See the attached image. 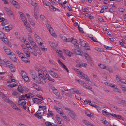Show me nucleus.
Instances as JSON below:
<instances>
[{"mask_svg": "<svg viewBox=\"0 0 126 126\" xmlns=\"http://www.w3.org/2000/svg\"><path fill=\"white\" fill-rule=\"evenodd\" d=\"M45 112L44 110L40 111L38 110L34 114L35 117L40 119L42 118V116L43 115Z\"/></svg>", "mask_w": 126, "mask_h": 126, "instance_id": "obj_1", "label": "nucleus"}, {"mask_svg": "<svg viewBox=\"0 0 126 126\" xmlns=\"http://www.w3.org/2000/svg\"><path fill=\"white\" fill-rule=\"evenodd\" d=\"M103 114L104 116L109 117L110 115L112 116L113 117H115L116 114H111L107 111L106 109H104L102 111Z\"/></svg>", "mask_w": 126, "mask_h": 126, "instance_id": "obj_2", "label": "nucleus"}, {"mask_svg": "<svg viewBox=\"0 0 126 126\" xmlns=\"http://www.w3.org/2000/svg\"><path fill=\"white\" fill-rule=\"evenodd\" d=\"M44 74L45 75L46 79H47L49 81L54 82L55 81L54 79L51 78L49 76V74L47 73V71H45L44 72Z\"/></svg>", "mask_w": 126, "mask_h": 126, "instance_id": "obj_3", "label": "nucleus"}, {"mask_svg": "<svg viewBox=\"0 0 126 126\" xmlns=\"http://www.w3.org/2000/svg\"><path fill=\"white\" fill-rule=\"evenodd\" d=\"M9 58L14 62H16L17 60V58L13 52L11 53L10 55H9Z\"/></svg>", "mask_w": 126, "mask_h": 126, "instance_id": "obj_4", "label": "nucleus"}, {"mask_svg": "<svg viewBox=\"0 0 126 126\" xmlns=\"http://www.w3.org/2000/svg\"><path fill=\"white\" fill-rule=\"evenodd\" d=\"M79 42L80 43L81 45L83 47H86L88 45V44H87V42L82 39H79Z\"/></svg>", "mask_w": 126, "mask_h": 126, "instance_id": "obj_5", "label": "nucleus"}, {"mask_svg": "<svg viewBox=\"0 0 126 126\" xmlns=\"http://www.w3.org/2000/svg\"><path fill=\"white\" fill-rule=\"evenodd\" d=\"M72 51L73 53L76 54L77 55H80V54L81 53V50L79 49H77L73 48L72 49Z\"/></svg>", "mask_w": 126, "mask_h": 126, "instance_id": "obj_6", "label": "nucleus"}, {"mask_svg": "<svg viewBox=\"0 0 126 126\" xmlns=\"http://www.w3.org/2000/svg\"><path fill=\"white\" fill-rule=\"evenodd\" d=\"M3 61L6 65L9 67V66L13 65V64L11 62L8 60L4 59L3 60Z\"/></svg>", "mask_w": 126, "mask_h": 126, "instance_id": "obj_7", "label": "nucleus"}, {"mask_svg": "<svg viewBox=\"0 0 126 126\" xmlns=\"http://www.w3.org/2000/svg\"><path fill=\"white\" fill-rule=\"evenodd\" d=\"M68 115L72 119H73L74 120H75L76 119L75 117H76L77 115L73 111H72Z\"/></svg>", "mask_w": 126, "mask_h": 126, "instance_id": "obj_8", "label": "nucleus"}, {"mask_svg": "<svg viewBox=\"0 0 126 126\" xmlns=\"http://www.w3.org/2000/svg\"><path fill=\"white\" fill-rule=\"evenodd\" d=\"M48 72L49 74L53 77L57 78L58 77V75L56 73H55L54 72L51 70H50Z\"/></svg>", "mask_w": 126, "mask_h": 126, "instance_id": "obj_9", "label": "nucleus"}, {"mask_svg": "<svg viewBox=\"0 0 126 126\" xmlns=\"http://www.w3.org/2000/svg\"><path fill=\"white\" fill-rule=\"evenodd\" d=\"M2 41L5 43L7 44L10 47H11V43L8 41V39L6 36L4 38H3Z\"/></svg>", "mask_w": 126, "mask_h": 126, "instance_id": "obj_10", "label": "nucleus"}, {"mask_svg": "<svg viewBox=\"0 0 126 126\" xmlns=\"http://www.w3.org/2000/svg\"><path fill=\"white\" fill-rule=\"evenodd\" d=\"M10 2L14 5H16V7L18 8L19 7L18 2L14 0H9Z\"/></svg>", "mask_w": 126, "mask_h": 126, "instance_id": "obj_11", "label": "nucleus"}, {"mask_svg": "<svg viewBox=\"0 0 126 126\" xmlns=\"http://www.w3.org/2000/svg\"><path fill=\"white\" fill-rule=\"evenodd\" d=\"M83 55L85 57V58L86 59L89 60L90 61H92V60L91 57L88 54L84 53L83 54Z\"/></svg>", "mask_w": 126, "mask_h": 126, "instance_id": "obj_12", "label": "nucleus"}, {"mask_svg": "<svg viewBox=\"0 0 126 126\" xmlns=\"http://www.w3.org/2000/svg\"><path fill=\"white\" fill-rule=\"evenodd\" d=\"M48 30L50 32V34L52 36H54L55 37H56L55 34V33L54 30L52 27L50 29H49Z\"/></svg>", "mask_w": 126, "mask_h": 126, "instance_id": "obj_13", "label": "nucleus"}, {"mask_svg": "<svg viewBox=\"0 0 126 126\" xmlns=\"http://www.w3.org/2000/svg\"><path fill=\"white\" fill-rule=\"evenodd\" d=\"M54 108L60 114L63 111V110L57 107L56 106H54Z\"/></svg>", "mask_w": 126, "mask_h": 126, "instance_id": "obj_14", "label": "nucleus"}, {"mask_svg": "<svg viewBox=\"0 0 126 126\" xmlns=\"http://www.w3.org/2000/svg\"><path fill=\"white\" fill-rule=\"evenodd\" d=\"M87 65V64L85 63H79V64L77 65L76 66H78L79 67H85Z\"/></svg>", "mask_w": 126, "mask_h": 126, "instance_id": "obj_15", "label": "nucleus"}, {"mask_svg": "<svg viewBox=\"0 0 126 126\" xmlns=\"http://www.w3.org/2000/svg\"><path fill=\"white\" fill-rule=\"evenodd\" d=\"M33 101L34 103L38 104L42 103V102L39 99L36 98L33 99Z\"/></svg>", "mask_w": 126, "mask_h": 126, "instance_id": "obj_16", "label": "nucleus"}, {"mask_svg": "<svg viewBox=\"0 0 126 126\" xmlns=\"http://www.w3.org/2000/svg\"><path fill=\"white\" fill-rule=\"evenodd\" d=\"M82 86L84 87L86 89L89 90H91V89L92 87L90 86L89 84L87 83H85Z\"/></svg>", "mask_w": 126, "mask_h": 126, "instance_id": "obj_17", "label": "nucleus"}, {"mask_svg": "<svg viewBox=\"0 0 126 126\" xmlns=\"http://www.w3.org/2000/svg\"><path fill=\"white\" fill-rule=\"evenodd\" d=\"M61 115L63 118L66 119L69 121H70V119L67 116L65 115V114L63 112V111L60 114Z\"/></svg>", "mask_w": 126, "mask_h": 126, "instance_id": "obj_18", "label": "nucleus"}, {"mask_svg": "<svg viewBox=\"0 0 126 126\" xmlns=\"http://www.w3.org/2000/svg\"><path fill=\"white\" fill-rule=\"evenodd\" d=\"M18 103V105H20L22 106L25 105L26 104V102L25 100H24L23 101H19V100Z\"/></svg>", "mask_w": 126, "mask_h": 126, "instance_id": "obj_19", "label": "nucleus"}, {"mask_svg": "<svg viewBox=\"0 0 126 126\" xmlns=\"http://www.w3.org/2000/svg\"><path fill=\"white\" fill-rule=\"evenodd\" d=\"M64 52L67 55L71 56L72 54V52H70L69 50H64Z\"/></svg>", "mask_w": 126, "mask_h": 126, "instance_id": "obj_20", "label": "nucleus"}, {"mask_svg": "<svg viewBox=\"0 0 126 126\" xmlns=\"http://www.w3.org/2000/svg\"><path fill=\"white\" fill-rule=\"evenodd\" d=\"M39 46L41 49L43 51H46L47 50V49L45 48L44 46L42 44L40 45V44H39Z\"/></svg>", "mask_w": 126, "mask_h": 126, "instance_id": "obj_21", "label": "nucleus"}, {"mask_svg": "<svg viewBox=\"0 0 126 126\" xmlns=\"http://www.w3.org/2000/svg\"><path fill=\"white\" fill-rule=\"evenodd\" d=\"M82 122L85 125L87 126H89L91 124L90 122L88 121L84 120H82Z\"/></svg>", "mask_w": 126, "mask_h": 126, "instance_id": "obj_22", "label": "nucleus"}, {"mask_svg": "<svg viewBox=\"0 0 126 126\" xmlns=\"http://www.w3.org/2000/svg\"><path fill=\"white\" fill-rule=\"evenodd\" d=\"M69 41H70L74 44H77L78 42L76 39H74L72 38L70 39Z\"/></svg>", "mask_w": 126, "mask_h": 126, "instance_id": "obj_23", "label": "nucleus"}, {"mask_svg": "<svg viewBox=\"0 0 126 126\" xmlns=\"http://www.w3.org/2000/svg\"><path fill=\"white\" fill-rule=\"evenodd\" d=\"M11 106L14 109L16 110H19V109L17 106L14 103H12L11 105Z\"/></svg>", "mask_w": 126, "mask_h": 126, "instance_id": "obj_24", "label": "nucleus"}, {"mask_svg": "<svg viewBox=\"0 0 126 126\" xmlns=\"http://www.w3.org/2000/svg\"><path fill=\"white\" fill-rule=\"evenodd\" d=\"M18 91L20 92L23 93V90L21 85H19L17 88Z\"/></svg>", "mask_w": 126, "mask_h": 126, "instance_id": "obj_25", "label": "nucleus"}, {"mask_svg": "<svg viewBox=\"0 0 126 126\" xmlns=\"http://www.w3.org/2000/svg\"><path fill=\"white\" fill-rule=\"evenodd\" d=\"M13 95L17 97H18L20 95V94H19L18 92L16 91L13 92L12 94Z\"/></svg>", "mask_w": 126, "mask_h": 126, "instance_id": "obj_26", "label": "nucleus"}, {"mask_svg": "<svg viewBox=\"0 0 126 126\" xmlns=\"http://www.w3.org/2000/svg\"><path fill=\"white\" fill-rule=\"evenodd\" d=\"M81 77L83 79H84L86 81H89L90 79L86 75L84 74L83 76H81Z\"/></svg>", "mask_w": 126, "mask_h": 126, "instance_id": "obj_27", "label": "nucleus"}, {"mask_svg": "<svg viewBox=\"0 0 126 126\" xmlns=\"http://www.w3.org/2000/svg\"><path fill=\"white\" fill-rule=\"evenodd\" d=\"M3 98L5 102L8 103L9 102V99L7 96L4 95Z\"/></svg>", "mask_w": 126, "mask_h": 126, "instance_id": "obj_28", "label": "nucleus"}, {"mask_svg": "<svg viewBox=\"0 0 126 126\" xmlns=\"http://www.w3.org/2000/svg\"><path fill=\"white\" fill-rule=\"evenodd\" d=\"M9 26H7L4 27L3 28V29H5L7 31H8L12 29V28Z\"/></svg>", "mask_w": 126, "mask_h": 126, "instance_id": "obj_29", "label": "nucleus"}, {"mask_svg": "<svg viewBox=\"0 0 126 126\" xmlns=\"http://www.w3.org/2000/svg\"><path fill=\"white\" fill-rule=\"evenodd\" d=\"M62 52L60 50L58 52V53L59 54V55L60 57L61 58L63 59L64 60L65 59V58L64 56L61 53Z\"/></svg>", "mask_w": 126, "mask_h": 126, "instance_id": "obj_30", "label": "nucleus"}, {"mask_svg": "<svg viewBox=\"0 0 126 126\" xmlns=\"http://www.w3.org/2000/svg\"><path fill=\"white\" fill-rule=\"evenodd\" d=\"M64 108L66 110V111L68 115H69V114L72 111L70 109L67 107H64Z\"/></svg>", "mask_w": 126, "mask_h": 126, "instance_id": "obj_31", "label": "nucleus"}, {"mask_svg": "<svg viewBox=\"0 0 126 126\" xmlns=\"http://www.w3.org/2000/svg\"><path fill=\"white\" fill-rule=\"evenodd\" d=\"M113 91L114 92H118L120 93H121L120 90L117 88V86H115V87L113 89Z\"/></svg>", "mask_w": 126, "mask_h": 126, "instance_id": "obj_32", "label": "nucleus"}, {"mask_svg": "<svg viewBox=\"0 0 126 126\" xmlns=\"http://www.w3.org/2000/svg\"><path fill=\"white\" fill-rule=\"evenodd\" d=\"M9 68L10 69L11 72H14L15 71V68L13 66V65L9 66Z\"/></svg>", "mask_w": 126, "mask_h": 126, "instance_id": "obj_33", "label": "nucleus"}, {"mask_svg": "<svg viewBox=\"0 0 126 126\" xmlns=\"http://www.w3.org/2000/svg\"><path fill=\"white\" fill-rule=\"evenodd\" d=\"M1 24L2 25L4 26L8 23V22L6 20H5L4 18V19H3L2 21Z\"/></svg>", "mask_w": 126, "mask_h": 126, "instance_id": "obj_34", "label": "nucleus"}, {"mask_svg": "<svg viewBox=\"0 0 126 126\" xmlns=\"http://www.w3.org/2000/svg\"><path fill=\"white\" fill-rule=\"evenodd\" d=\"M38 14V11L37 10H34V17L35 18L37 19H38V17L37 16V15Z\"/></svg>", "mask_w": 126, "mask_h": 126, "instance_id": "obj_35", "label": "nucleus"}, {"mask_svg": "<svg viewBox=\"0 0 126 126\" xmlns=\"http://www.w3.org/2000/svg\"><path fill=\"white\" fill-rule=\"evenodd\" d=\"M120 87L124 93H126V87H123L122 85H121Z\"/></svg>", "mask_w": 126, "mask_h": 126, "instance_id": "obj_36", "label": "nucleus"}, {"mask_svg": "<svg viewBox=\"0 0 126 126\" xmlns=\"http://www.w3.org/2000/svg\"><path fill=\"white\" fill-rule=\"evenodd\" d=\"M25 99V97L23 95H22L19 96V100L22 101V100H24Z\"/></svg>", "mask_w": 126, "mask_h": 126, "instance_id": "obj_37", "label": "nucleus"}, {"mask_svg": "<svg viewBox=\"0 0 126 126\" xmlns=\"http://www.w3.org/2000/svg\"><path fill=\"white\" fill-rule=\"evenodd\" d=\"M5 52L8 55H10L11 53H12V52H11L10 50L8 48H7V49H5Z\"/></svg>", "mask_w": 126, "mask_h": 126, "instance_id": "obj_38", "label": "nucleus"}, {"mask_svg": "<svg viewBox=\"0 0 126 126\" xmlns=\"http://www.w3.org/2000/svg\"><path fill=\"white\" fill-rule=\"evenodd\" d=\"M61 38L64 41H65L66 42H69V41H68V39L67 40L66 37L64 36H62L61 37Z\"/></svg>", "mask_w": 126, "mask_h": 126, "instance_id": "obj_39", "label": "nucleus"}, {"mask_svg": "<svg viewBox=\"0 0 126 126\" xmlns=\"http://www.w3.org/2000/svg\"><path fill=\"white\" fill-rule=\"evenodd\" d=\"M45 126H52V123L50 122L47 121L45 123Z\"/></svg>", "mask_w": 126, "mask_h": 126, "instance_id": "obj_40", "label": "nucleus"}, {"mask_svg": "<svg viewBox=\"0 0 126 126\" xmlns=\"http://www.w3.org/2000/svg\"><path fill=\"white\" fill-rule=\"evenodd\" d=\"M102 122L104 123L106 125H107L108 126H110V124L106 120H102Z\"/></svg>", "mask_w": 126, "mask_h": 126, "instance_id": "obj_41", "label": "nucleus"}, {"mask_svg": "<svg viewBox=\"0 0 126 126\" xmlns=\"http://www.w3.org/2000/svg\"><path fill=\"white\" fill-rule=\"evenodd\" d=\"M28 19L29 20V21L31 24L33 25H35V24L34 23V22L33 21L32 19H31L29 17L28 18Z\"/></svg>", "mask_w": 126, "mask_h": 126, "instance_id": "obj_42", "label": "nucleus"}, {"mask_svg": "<svg viewBox=\"0 0 126 126\" xmlns=\"http://www.w3.org/2000/svg\"><path fill=\"white\" fill-rule=\"evenodd\" d=\"M33 86L36 89L38 90H39V87L35 83H33Z\"/></svg>", "mask_w": 126, "mask_h": 126, "instance_id": "obj_43", "label": "nucleus"}, {"mask_svg": "<svg viewBox=\"0 0 126 126\" xmlns=\"http://www.w3.org/2000/svg\"><path fill=\"white\" fill-rule=\"evenodd\" d=\"M21 73L22 78L27 76L26 72L24 71H22Z\"/></svg>", "mask_w": 126, "mask_h": 126, "instance_id": "obj_44", "label": "nucleus"}, {"mask_svg": "<svg viewBox=\"0 0 126 126\" xmlns=\"http://www.w3.org/2000/svg\"><path fill=\"white\" fill-rule=\"evenodd\" d=\"M4 34L1 31H0V38L3 39V38H4Z\"/></svg>", "mask_w": 126, "mask_h": 126, "instance_id": "obj_45", "label": "nucleus"}, {"mask_svg": "<svg viewBox=\"0 0 126 126\" xmlns=\"http://www.w3.org/2000/svg\"><path fill=\"white\" fill-rule=\"evenodd\" d=\"M98 66H99L100 68L102 69H105L106 67V66L105 65L103 64H99Z\"/></svg>", "mask_w": 126, "mask_h": 126, "instance_id": "obj_46", "label": "nucleus"}, {"mask_svg": "<svg viewBox=\"0 0 126 126\" xmlns=\"http://www.w3.org/2000/svg\"><path fill=\"white\" fill-rule=\"evenodd\" d=\"M78 28L79 32L81 33H84V31L83 30L82 28L80 27L79 26V25H78Z\"/></svg>", "mask_w": 126, "mask_h": 126, "instance_id": "obj_47", "label": "nucleus"}, {"mask_svg": "<svg viewBox=\"0 0 126 126\" xmlns=\"http://www.w3.org/2000/svg\"><path fill=\"white\" fill-rule=\"evenodd\" d=\"M77 81L79 83L81 84L82 85H84V84L85 83V82L83 81H82L80 79H78Z\"/></svg>", "mask_w": 126, "mask_h": 126, "instance_id": "obj_48", "label": "nucleus"}, {"mask_svg": "<svg viewBox=\"0 0 126 126\" xmlns=\"http://www.w3.org/2000/svg\"><path fill=\"white\" fill-rule=\"evenodd\" d=\"M32 78L36 82H37V79H38V78L36 75H34V76L32 77Z\"/></svg>", "mask_w": 126, "mask_h": 126, "instance_id": "obj_49", "label": "nucleus"}, {"mask_svg": "<svg viewBox=\"0 0 126 126\" xmlns=\"http://www.w3.org/2000/svg\"><path fill=\"white\" fill-rule=\"evenodd\" d=\"M28 38L30 43V42H31L32 41H33V40L32 38L29 35H28Z\"/></svg>", "mask_w": 126, "mask_h": 126, "instance_id": "obj_50", "label": "nucleus"}, {"mask_svg": "<svg viewBox=\"0 0 126 126\" xmlns=\"http://www.w3.org/2000/svg\"><path fill=\"white\" fill-rule=\"evenodd\" d=\"M22 60L25 62H27L28 59L26 57H24L23 58H22Z\"/></svg>", "mask_w": 126, "mask_h": 126, "instance_id": "obj_51", "label": "nucleus"}, {"mask_svg": "<svg viewBox=\"0 0 126 126\" xmlns=\"http://www.w3.org/2000/svg\"><path fill=\"white\" fill-rule=\"evenodd\" d=\"M49 8L50 9L52 10L53 11H55L56 10V8L52 5L50 6Z\"/></svg>", "mask_w": 126, "mask_h": 126, "instance_id": "obj_52", "label": "nucleus"}, {"mask_svg": "<svg viewBox=\"0 0 126 126\" xmlns=\"http://www.w3.org/2000/svg\"><path fill=\"white\" fill-rule=\"evenodd\" d=\"M52 89L53 92L55 94H56V93L58 92V91L54 87H53Z\"/></svg>", "mask_w": 126, "mask_h": 126, "instance_id": "obj_53", "label": "nucleus"}, {"mask_svg": "<svg viewBox=\"0 0 126 126\" xmlns=\"http://www.w3.org/2000/svg\"><path fill=\"white\" fill-rule=\"evenodd\" d=\"M22 78L24 80V81H26L27 82L29 80V78L28 76H25V77H23Z\"/></svg>", "mask_w": 126, "mask_h": 126, "instance_id": "obj_54", "label": "nucleus"}, {"mask_svg": "<svg viewBox=\"0 0 126 126\" xmlns=\"http://www.w3.org/2000/svg\"><path fill=\"white\" fill-rule=\"evenodd\" d=\"M26 29L28 31L31 32V33H32V30H31V28L29 27V25H28V26H26Z\"/></svg>", "mask_w": 126, "mask_h": 126, "instance_id": "obj_55", "label": "nucleus"}, {"mask_svg": "<svg viewBox=\"0 0 126 126\" xmlns=\"http://www.w3.org/2000/svg\"><path fill=\"white\" fill-rule=\"evenodd\" d=\"M56 96L59 99H61L62 97L61 95H60V94L59 92H58L56 93V94H55Z\"/></svg>", "mask_w": 126, "mask_h": 126, "instance_id": "obj_56", "label": "nucleus"}, {"mask_svg": "<svg viewBox=\"0 0 126 126\" xmlns=\"http://www.w3.org/2000/svg\"><path fill=\"white\" fill-rule=\"evenodd\" d=\"M126 103V101H125L124 100H122L121 101V102L119 103L123 105H125Z\"/></svg>", "mask_w": 126, "mask_h": 126, "instance_id": "obj_57", "label": "nucleus"}, {"mask_svg": "<svg viewBox=\"0 0 126 126\" xmlns=\"http://www.w3.org/2000/svg\"><path fill=\"white\" fill-rule=\"evenodd\" d=\"M117 80L118 81H120L121 79L120 77L119 76H116Z\"/></svg>", "mask_w": 126, "mask_h": 126, "instance_id": "obj_58", "label": "nucleus"}, {"mask_svg": "<svg viewBox=\"0 0 126 126\" xmlns=\"http://www.w3.org/2000/svg\"><path fill=\"white\" fill-rule=\"evenodd\" d=\"M104 47L107 49H111L112 48V47H109V46H107L105 45H104Z\"/></svg>", "mask_w": 126, "mask_h": 126, "instance_id": "obj_59", "label": "nucleus"}, {"mask_svg": "<svg viewBox=\"0 0 126 126\" xmlns=\"http://www.w3.org/2000/svg\"><path fill=\"white\" fill-rule=\"evenodd\" d=\"M71 93H75L76 90L73 88H71L69 90Z\"/></svg>", "mask_w": 126, "mask_h": 126, "instance_id": "obj_60", "label": "nucleus"}, {"mask_svg": "<svg viewBox=\"0 0 126 126\" xmlns=\"http://www.w3.org/2000/svg\"><path fill=\"white\" fill-rule=\"evenodd\" d=\"M37 51V52L39 54L41 55L42 54L39 48L35 50Z\"/></svg>", "mask_w": 126, "mask_h": 126, "instance_id": "obj_61", "label": "nucleus"}, {"mask_svg": "<svg viewBox=\"0 0 126 126\" xmlns=\"http://www.w3.org/2000/svg\"><path fill=\"white\" fill-rule=\"evenodd\" d=\"M40 17L42 21H44L45 20V17L43 15H40Z\"/></svg>", "mask_w": 126, "mask_h": 126, "instance_id": "obj_62", "label": "nucleus"}, {"mask_svg": "<svg viewBox=\"0 0 126 126\" xmlns=\"http://www.w3.org/2000/svg\"><path fill=\"white\" fill-rule=\"evenodd\" d=\"M59 124H64V122L63 119H62L60 121L58 122Z\"/></svg>", "mask_w": 126, "mask_h": 126, "instance_id": "obj_63", "label": "nucleus"}, {"mask_svg": "<svg viewBox=\"0 0 126 126\" xmlns=\"http://www.w3.org/2000/svg\"><path fill=\"white\" fill-rule=\"evenodd\" d=\"M39 108H42L43 110H45L46 109V107L44 106H39Z\"/></svg>", "mask_w": 126, "mask_h": 126, "instance_id": "obj_64", "label": "nucleus"}]
</instances>
